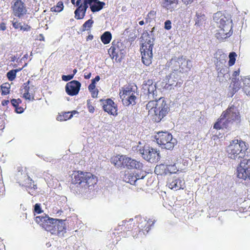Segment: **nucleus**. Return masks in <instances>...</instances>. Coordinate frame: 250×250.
I'll list each match as a JSON object with an SVG mask.
<instances>
[{
  "instance_id": "1",
  "label": "nucleus",
  "mask_w": 250,
  "mask_h": 250,
  "mask_svg": "<svg viewBox=\"0 0 250 250\" xmlns=\"http://www.w3.org/2000/svg\"><path fill=\"white\" fill-rule=\"evenodd\" d=\"M213 20L220 28L218 32L216 33L217 39H224L231 35L232 33V20L229 15L226 16L221 12H218L214 14Z\"/></svg>"
},
{
  "instance_id": "2",
  "label": "nucleus",
  "mask_w": 250,
  "mask_h": 250,
  "mask_svg": "<svg viewBox=\"0 0 250 250\" xmlns=\"http://www.w3.org/2000/svg\"><path fill=\"white\" fill-rule=\"evenodd\" d=\"M149 101L146 105V108L150 113H154L153 119L156 122H159L168 113L169 107L166 102L160 98L157 100Z\"/></svg>"
},
{
  "instance_id": "3",
  "label": "nucleus",
  "mask_w": 250,
  "mask_h": 250,
  "mask_svg": "<svg viewBox=\"0 0 250 250\" xmlns=\"http://www.w3.org/2000/svg\"><path fill=\"white\" fill-rule=\"evenodd\" d=\"M248 149L246 143L242 140H233L227 146L226 151L228 157L235 160H242L245 159V151Z\"/></svg>"
},
{
  "instance_id": "4",
  "label": "nucleus",
  "mask_w": 250,
  "mask_h": 250,
  "mask_svg": "<svg viewBox=\"0 0 250 250\" xmlns=\"http://www.w3.org/2000/svg\"><path fill=\"white\" fill-rule=\"evenodd\" d=\"M150 35L147 32L143 34V38H146L145 43H143L142 52V60L146 65H149L151 63L152 59L153 41H151Z\"/></svg>"
},
{
  "instance_id": "5",
  "label": "nucleus",
  "mask_w": 250,
  "mask_h": 250,
  "mask_svg": "<svg viewBox=\"0 0 250 250\" xmlns=\"http://www.w3.org/2000/svg\"><path fill=\"white\" fill-rule=\"evenodd\" d=\"M133 148L134 151H136L141 155L143 159L150 163H153L156 160L160 159L159 152L148 146L137 145L136 146L133 147Z\"/></svg>"
},
{
  "instance_id": "6",
  "label": "nucleus",
  "mask_w": 250,
  "mask_h": 250,
  "mask_svg": "<svg viewBox=\"0 0 250 250\" xmlns=\"http://www.w3.org/2000/svg\"><path fill=\"white\" fill-rule=\"evenodd\" d=\"M113 162L117 167H126L128 169L135 168L141 170L143 167V165L139 161L133 159L126 156L121 155L115 157L113 160Z\"/></svg>"
},
{
  "instance_id": "7",
  "label": "nucleus",
  "mask_w": 250,
  "mask_h": 250,
  "mask_svg": "<svg viewBox=\"0 0 250 250\" xmlns=\"http://www.w3.org/2000/svg\"><path fill=\"white\" fill-rule=\"evenodd\" d=\"M238 105L237 103H230L226 112L221 115L225 119V121L229 127H230L233 122L239 121L240 119Z\"/></svg>"
},
{
  "instance_id": "8",
  "label": "nucleus",
  "mask_w": 250,
  "mask_h": 250,
  "mask_svg": "<svg viewBox=\"0 0 250 250\" xmlns=\"http://www.w3.org/2000/svg\"><path fill=\"white\" fill-rule=\"evenodd\" d=\"M156 141L162 148L167 149H172L177 143L176 139L173 138L172 135L167 132H159Z\"/></svg>"
},
{
  "instance_id": "9",
  "label": "nucleus",
  "mask_w": 250,
  "mask_h": 250,
  "mask_svg": "<svg viewBox=\"0 0 250 250\" xmlns=\"http://www.w3.org/2000/svg\"><path fill=\"white\" fill-rule=\"evenodd\" d=\"M237 177L247 182H250V159H243L240 161L237 168Z\"/></svg>"
},
{
  "instance_id": "10",
  "label": "nucleus",
  "mask_w": 250,
  "mask_h": 250,
  "mask_svg": "<svg viewBox=\"0 0 250 250\" xmlns=\"http://www.w3.org/2000/svg\"><path fill=\"white\" fill-rule=\"evenodd\" d=\"M146 176V172L145 171H141L140 172H125L123 177V180L130 183L132 185H138L141 184L140 180L144 179Z\"/></svg>"
},
{
  "instance_id": "11",
  "label": "nucleus",
  "mask_w": 250,
  "mask_h": 250,
  "mask_svg": "<svg viewBox=\"0 0 250 250\" xmlns=\"http://www.w3.org/2000/svg\"><path fill=\"white\" fill-rule=\"evenodd\" d=\"M120 97L122 99L123 104L126 106L136 103L135 100L137 98L135 92L131 86L126 87L123 91V93H120Z\"/></svg>"
},
{
  "instance_id": "12",
  "label": "nucleus",
  "mask_w": 250,
  "mask_h": 250,
  "mask_svg": "<svg viewBox=\"0 0 250 250\" xmlns=\"http://www.w3.org/2000/svg\"><path fill=\"white\" fill-rule=\"evenodd\" d=\"M182 75H183V72L181 70H179V71H173L168 77V83L166 85L167 87L168 88L169 86L180 87L183 82L181 79Z\"/></svg>"
},
{
  "instance_id": "13",
  "label": "nucleus",
  "mask_w": 250,
  "mask_h": 250,
  "mask_svg": "<svg viewBox=\"0 0 250 250\" xmlns=\"http://www.w3.org/2000/svg\"><path fill=\"white\" fill-rule=\"evenodd\" d=\"M186 62V59L183 56L181 57H174L172 58L170 62L167 63V66L174 71H179L181 70L183 72V65Z\"/></svg>"
},
{
  "instance_id": "14",
  "label": "nucleus",
  "mask_w": 250,
  "mask_h": 250,
  "mask_svg": "<svg viewBox=\"0 0 250 250\" xmlns=\"http://www.w3.org/2000/svg\"><path fill=\"white\" fill-rule=\"evenodd\" d=\"M81 86V83L79 81L73 80L66 83L65 91L70 96H75L79 93Z\"/></svg>"
},
{
  "instance_id": "15",
  "label": "nucleus",
  "mask_w": 250,
  "mask_h": 250,
  "mask_svg": "<svg viewBox=\"0 0 250 250\" xmlns=\"http://www.w3.org/2000/svg\"><path fill=\"white\" fill-rule=\"evenodd\" d=\"M86 172L74 171L72 175V184L76 185L78 187H83Z\"/></svg>"
},
{
  "instance_id": "16",
  "label": "nucleus",
  "mask_w": 250,
  "mask_h": 250,
  "mask_svg": "<svg viewBox=\"0 0 250 250\" xmlns=\"http://www.w3.org/2000/svg\"><path fill=\"white\" fill-rule=\"evenodd\" d=\"M103 109L104 111L111 115H117V107L114 102L110 99L103 101Z\"/></svg>"
},
{
  "instance_id": "17",
  "label": "nucleus",
  "mask_w": 250,
  "mask_h": 250,
  "mask_svg": "<svg viewBox=\"0 0 250 250\" xmlns=\"http://www.w3.org/2000/svg\"><path fill=\"white\" fill-rule=\"evenodd\" d=\"M13 12L15 16L21 17L25 14L26 10L24 3L21 0H17L13 6Z\"/></svg>"
},
{
  "instance_id": "18",
  "label": "nucleus",
  "mask_w": 250,
  "mask_h": 250,
  "mask_svg": "<svg viewBox=\"0 0 250 250\" xmlns=\"http://www.w3.org/2000/svg\"><path fill=\"white\" fill-rule=\"evenodd\" d=\"M185 182L183 179L173 177L169 179L168 181V187L170 188L178 190L180 188H183Z\"/></svg>"
},
{
  "instance_id": "19",
  "label": "nucleus",
  "mask_w": 250,
  "mask_h": 250,
  "mask_svg": "<svg viewBox=\"0 0 250 250\" xmlns=\"http://www.w3.org/2000/svg\"><path fill=\"white\" fill-rule=\"evenodd\" d=\"M65 232V223L62 220H60L57 223V226H55L50 232L51 234L57 235L59 237L63 236Z\"/></svg>"
},
{
  "instance_id": "20",
  "label": "nucleus",
  "mask_w": 250,
  "mask_h": 250,
  "mask_svg": "<svg viewBox=\"0 0 250 250\" xmlns=\"http://www.w3.org/2000/svg\"><path fill=\"white\" fill-rule=\"evenodd\" d=\"M83 187H87L89 189H92L94 185L97 183V179L93 177V175L89 172H86Z\"/></svg>"
},
{
  "instance_id": "21",
  "label": "nucleus",
  "mask_w": 250,
  "mask_h": 250,
  "mask_svg": "<svg viewBox=\"0 0 250 250\" xmlns=\"http://www.w3.org/2000/svg\"><path fill=\"white\" fill-rule=\"evenodd\" d=\"M206 21L205 15L200 11L196 12L194 18L195 26L196 27H201L203 26Z\"/></svg>"
},
{
  "instance_id": "22",
  "label": "nucleus",
  "mask_w": 250,
  "mask_h": 250,
  "mask_svg": "<svg viewBox=\"0 0 250 250\" xmlns=\"http://www.w3.org/2000/svg\"><path fill=\"white\" fill-rule=\"evenodd\" d=\"M178 0H164L163 6L170 11L174 10L177 6Z\"/></svg>"
},
{
  "instance_id": "23",
  "label": "nucleus",
  "mask_w": 250,
  "mask_h": 250,
  "mask_svg": "<svg viewBox=\"0 0 250 250\" xmlns=\"http://www.w3.org/2000/svg\"><path fill=\"white\" fill-rule=\"evenodd\" d=\"M35 220L36 223L40 224V225L42 228H43L44 226L46 225V224L49 222L50 220L51 221H53L51 220V218L45 214H42L36 217Z\"/></svg>"
},
{
  "instance_id": "24",
  "label": "nucleus",
  "mask_w": 250,
  "mask_h": 250,
  "mask_svg": "<svg viewBox=\"0 0 250 250\" xmlns=\"http://www.w3.org/2000/svg\"><path fill=\"white\" fill-rule=\"evenodd\" d=\"M244 79L241 78H232V82L233 84V90L234 92H237L240 88L243 87L242 83Z\"/></svg>"
},
{
  "instance_id": "25",
  "label": "nucleus",
  "mask_w": 250,
  "mask_h": 250,
  "mask_svg": "<svg viewBox=\"0 0 250 250\" xmlns=\"http://www.w3.org/2000/svg\"><path fill=\"white\" fill-rule=\"evenodd\" d=\"M225 118L221 116L218 121L214 125L213 127L216 129H220L221 128H229V125L226 124L225 121Z\"/></svg>"
},
{
  "instance_id": "26",
  "label": "nucleus",
  "mask_w": 250,
  "mask_h": 250,
  "mask_svg": "<svg viewBox=\"0 0 250 250\" xmlns=\"http://www.w3.org/2000/svg\"><path fill=\"white\" fill-rule=\"evenodd\" d=\"M51 220H53L52 221H49V222L46 224L43 227V228L45 229L47 231L51 232V230H53V229L55 228V226H57V223H59V221L60 220V219H54L51 218Z\"/></svg>"
},
{
  "instance_id": "27",
  "label": "nucleus",
  "mask_w": 250,
  "mask_h": 250,
  "mask_svg": "<svg viewBox=\"0 0 250 250\" xmlns=\"http://www.w3.org/2000/svg\"><path fill=\"white\" fill-rule=\"evenodd\" d=\"M18 171L16 174V177L18 183L20 185L24 179L27 177V174L26 171L23 170L21 167H18Z\"/></svg>"
},
{
  "instance_id": "28",
  "label": "nucleus",
  "mask_w": 250,
  "mask_h": 250,
  "mask_svg": "<svg viewBox=\"0 0 250 250\" xmlns=\"http://www.w3.org/2000/svg\"><path fill=\"white\" fill-rule=\"evenodd\" d=\"M105 5V3L104 2L97 0L93 4V5H91L90 9L93 13L98 12L102 10Z\"/></svg>"
},
{
  "instance_id": "29",
  "label": "nucleus",
  "mask_w": 250,
  "mask_h": 250,
  "mask_svg": "<svg viewBox=\"0 0 250 250\" xmlns=\"http://www.w3.org/2000/svg\"><path fill=\"white\" fill-rule=\"evenodd\" d=\"M243 90L247 96L250 97V78H244L243 81Z\"/></svg>"
},
{
  "instance_id": "30",
  "label": "nucleus",
  "mask_w": 250,
  "mask_h": 250,
  "mask_svg": "<svg viewBox=\"0 0 250 250\" xmlns=\"http://www.w3.org/2000/svg\"><path fill=\"white\" fill-rule=\"evenodd\" d=\"M220 63H223L222 62H220ZM216 68L217 70L218 71V79L220 78L221 77H222V76L227 72H229V68L225 66L223 67L222 66V67H220V62H218L216 63Z\"/></svg>"
},
{
  "instance_id": "31",
  "label": "nucleus",
  "mask_w": 250,
  "mask_h": 250,
  "mask_svg": "<svg viewBox=\"0 0 250 250\" xmlns=\"http://www.w3.org/2000/svg\"><path fill=\"white\" fill-rule=\"evenodd\" d=\"M78 113V112L76 110H73L72 112H67L64 113L62 116H59L57 117V120L58 121H66L67 120L71 119L74 114Z\"/></svg>"
},
{
  "instance_id": "32",
  "label": "nucleus",
  "mask_w": 250,
  "mask_h": 250,
  "mask_svg": "<svg viewBox=\"0 0 250 250\" xmlns=\"http://www.w3.org/2000/svg\"><path fill=\"white\" fill-rule=\"evenodd\" d=\"M177 161V158L175 156L172 155H167L165 159V165L166 166L175 165Z\"/></svg>"
},
{
  "instance_id": "33",
  "label": "nucleus",
  "mask_w": 250,
  "mask_h": 250,
  "mask_svg": "<svg viewBox=\"0 0 250 250\" xmlns=\"http://www.w3.org/2000/svg\"><path fill=\"white\" fill-rule=\"evenodd\" d=\"M20 185L28 188H34L35 186L33 181L28 175H27V177L24 179Z\"/></svg>"
},
{
  "instance_id": "34",
  "label": "nucleus",
  "mask_w": 250,
  "mask_h": 250,
  "mask_svg": "<svg viewBox=\"0 0 250 250\" xmlns=\"http://www.w3.org/2000/svg\"><path fill=\"white\" fill-rule=\"evenodd\" d=\"M111 38V34L108 31L105 32L101 37V41L104 44L109 43Z\"/></svg>"
},
{
  "instance_id": "35",
  "label": "nucleus",
  "mask_w": 250,
  "mask_h": 250,
  "mask_svg": "<svg viewBox=\"0 0 250 250\" xmlns=\"http://www.w3.org/2000/svg\"><path fill=\"white\" fill-rule=\"evenodd\" d=\"M110 49L112 50V54L113 55V58H115V60L117 62H121L123 56V53H121V56L120 57L118 54L119 49H116L114 47H111Z\"/></svg>"
},
{
  "instance_id": "36",
  "label": "nucleus",
  "mask_w": 250,
  "mask_h": 250,
  "mask_svg": "<svg viewBox=\"0 0 250 250\" xmlns=\"http://www.w3.org/2000/svg\"><path fill=\"white\" fill-rule=\"evenodd\" d=\"M147 90L149 97L152 96L154 98V97L157 96L156 87L154 85H148L147 87Z\"/></svg>"
},
{
  "instance_id": "37",
  "label": "nucleus",
  "mask_w": 250,
  "mask_h": 250,
  "mask_svg": "<svg viewBox=\"0 0 250 250\" xmlns=\"http://www.w3.org/2000/svg\"><path fill=\"white\" fill-rule=\"evenodd\" d=\"M20 70H21V69H14V70H11L9 71V72H8L7 73V77L8 80L10 81H13L16 78L17 72L18 71H20Z\"/></svg>"
},
{
  "instance_id": "38",
  "label": "nucleus",
  "mask_w": 250,
  "mask_h": 250,
  "mask_svg": "<svg viewBox=\"0 0 250 250\" xmlns=\"http://www.w3.org/2000/svg\"><path fill=\"white\" fill-rule=\"evenodd\" d=\"M63 3L62 1H60L57 3L56 6L51 8V10L54 12H60L63 10Z\"/></svg>"
},
{
  "instance_id": "39",
  "label": "nucleus",
  "mask_w": 250,
  "mask_h": 250,
  "mask_svg": "<svg viewBox=\"0 0 250 250\" xmlns=\"http://www.w3.org/2000/svg\"><path fill=\"white\" fill-rule=\"evenodd\" d=\"M236 56V54L234 52H232L229 53V66H232L234 64L236 60L235 58Z\"/></svg>"
},
{
  "instance_id": "40",
  "label": "nucleus",
  "mask_w": 250,
  "mask_h": 250,
  "mask_svg": "<svg viewBox=\"0 0 250 250\" xmlns=\"http://www.w3.org/2000/svg\"><path fill=\"white\" fill-rule=\"evenodd\" d=\"M93 23V21L92 19H89L86 21H85L82 26V31H84L86 30V27L90 28Z\"/></svg>"
},
{
  "instance_id": "41",
  "label": "nucleus",
  "mask_w": 250,
  "mask_h": 250,
  "mask_svg": "<svg viewBox=\"0 0 250 250\" xmlns=\"http://www.w3.org/2000/svg\"><path fill=\"white\" fill-rule=\"evenodd\" d=\"M81 8L82 6H81L79 7H77L74 12L75 18L77 20L83 19L84 17L82 16V14H80Z\"/></svg>"
},
{
  "instance_id": "42",
  "label": "nucleus",
  "mask_w": 250,
  "mask_h": 250,
  "mask_svg": "<svg viewBox=\"0 0 250 250\" xmlns=\"http://www.w3.org/2000/svg\"><path fill=\"white\" fill-rule=\"evenodd\" d=\"M230 79V74L229 73V72H227V73L225 74L222 77H221L219 79V81L220 82L222 83H225L228 80H229Z\"/></svg>"
},
{
  "instance_id": "43",
  "label": "nucleus",
  "mask_w": 250,
  "mask_h": 250,
  "mask_svg": "<svg viewBox=\"0 0 250 250\" xmlns=\"http://www.w3.org/2000/svg\"><path fill=\"white\" fill-rule=\"evenodd\" d=\"M167 169L170 173H174L177 171L175 165L166 166Z\"/></svg>"
},
{
  "instance_id": "44",
  "label": "nucleus",
  "mask_w": 250,
  "mask_h": 250,
  "mask_svg": "<svg viewBox=\"0 0 250 250\" xmlns=\"http://www.w3.org/2000/svg\"><path fill=\"white\" fill-rule=\"evenodd\" d=\"M164 167H165V164H163V165H159V166H157L156 167H155V173L157 174H162L163 173V172H160L159 171V170L162 168L163 169V168H164ZM165 172V173H167V172H164V173Z\"/></svg>"
},
{
  "instance_id": "45",
  "label": "nucleus",
  "mask_w": 250,
  "mask_h": 250,
  "mask_svg": "<svg viewBox=\"0 0 250 250\" xmlns=\"http://www.w3.org/2000/svg\"><path fill=\"white\" fill-rule=\"evenodd\" d=\"M74 77V74L68 75H62V81L65 82H67L71 79H72Z\"/></svg>"
},
{
  "instance_id": "46",
  "label": "nucleus",
  "mask_w": 250,
  "mask_h": 250,
  "mask_svg": "<svg viewBox=\"0 0 250 250\" xmlns=\"http://www.w3.org/2000/svg\"><path fill=\"white\" fill-rule=\"evenodd\" d=\"M9 87L6 86V85H1V91L2 94L3 95H7L9 93Z\"/></svg>"
},
{
  "instance_id": "47",
  "label": "nucleus",
  "mask_w": 250,
  "mask_h": 250,
  "mask_svg": "<svg viewBox=\"0 0 250 250\" xmlns=\"http://www.w3.org/2000/svg\"><path fill=\"white\" fill-rule=\"evenodd\" d=\"M34 211L37 213H41L42 212V210L41 208L40 204H36L34 206Z\"/></svg>"
},
{
  "instance_id": "48",
  "label": "nucleus",
  "mask_w": 250,
  "mask_h": 250,
  "mask_svg": "<svg viewBox=\"0 0 250 250\" xmlns=\"http://www.w3.org/2000/svg\"><path fill=\"white\" fill-rule=\"evenodd\" d=\"M23 97L26 99L30 100L33 97V93L31 92H25L23 94Z\"/></svg>"
},
{
  "instance_id": "49",
  "label": "nucleus",
  "mask_w": 250,
  "mask_h": 250,
  "mask_svg": "<svg viewBox=\"0 0 250 250\" xmlns=\"http://www.w3.org/2000/svg\"><path fill=\"white\" fill-rule=\"evenodd\" d=\"M88 6L87 4L83 3L82 5V8H81V12H82V16H85V13L87 9L88 8Z\"/></svg>"
},
{
  "instance_id": "50",
  "label": "nucleus",
  "mask_w": 250,
  "mask_h": 250,
  "mask_svg": "<svg viewBox=\"0 0 250 250\" xmlns=\"http://www.w3.org/2000/svg\"><path fill=\"white\" fill-rule=\"evenodd\" d=\"M171 22L169 20H167L165 22V28L167 30H169L171 28Z\"/></svg>"
},
{
  "instance_id": "51",
  "label": "nucleus",
  "mask_w": 250,
  "mask_h": 250,
  "mask_svg": "<svg viewBox=\"0 0 250 250\" xmlns=\"http://www.w3.org/2000/svg\"><path fill=\"white\" fill-rule=\"evenodd\" d=\"M147 224L148 225V226L146 227V228L145 229V230L146 231V232H148L149 230L150 229L149 226H152L154 224V221H152L151 220L149 219L147 222Z\"/></svg>"
},
{
  "instance_id": "52",
  "label": "nucleus",
  "mask_w": 250,
  "mask_h": 250,
  "mask_svg": "<svg viewBox=\"0 0 250 250\" xmlns=\"http://www.w3.org/2000/svg\"><path fill=\"white\" fill-rule=\"evenodd\" d=\"M191 66V62L189 60H186V62H184V64L183 65V68L184 67H186L187 68L189 69L190 68Z\"/></svg>"
},
{
  "instance_id": "53",
  "label": "nucleus",
  "mask_w": 250,
  "mask_h": 250,
  "mask_svg": "<svg viewBox=\"0 0 250 250\" xmlns=\"http://www.w3.org/2000/svg\"><path fill=\"white\" fill-rule=\"evenodd\" d=\"M97 0H86V1H84L83 2V3L87 4V6H88V5H89V6L90 7L91 5H93V4L95 2H96Z\"/></svg>"
},
{
  "instance_id": "54",
  "label": "nucleus",
  "mask_w": 250,
  "mask_h": 250,
  "mask_svg": "<svg viewBox=\"0 0 250 250\" xmlns=\"http://www.w3.org/2000/svg\"><path fill=\"white\" fill-rule=\"evenodd\" d=\"M13 26L15 29L20 28L21 29V24L20 22L15 21V22H13Z\"/></svg>"
},
{
  "instance_id": "55",
  "label": "nucleus",
  "mask_w": 250,
  "mask_h": 250,
  "mask_svg": "<svg viewBox=\"0 0 250 250\" xmlns=\"http://www.w3.org/2000/svg\"><path fill=\"white\" fill-rule=\"evenodd\" d=\"M15 111L17 113H22L23 112V108L21 106H19V105H17V106L15 107Z\"/></svg>"
},
{
  "instance_id": "56",
  "label": "nucleus",
  "mask_w": 250,
  "mask_h": 250,
  "mask_svg": "<svg viewBox=\"0 0 250 250\" xmlns=\"http://www.w3.org/2000/svg\"><path fill=\"white\" fill-rule=\"evenodd\" d=\"M88 90L90 91V92H92V91H93L95 88V84L93 83H90L88 87Z\"/></svg>"
},
{
  "instance_id": "57",
  "label": "nucleus",
  "mask_w": 250,
  "mask_h": 250,
  "mask_svg": "<svg viewBox=\"0 0 250 250\" xmlns=\"http://www.w3.org/2000/svg\"><path fill=\"white\" fill-rule=\"evenodd\" d=\"M30 29H31V27L27 25H25V26H23L21 25V30H23V31H29L30 30Z\"/></svg>"
},
{
  "instance_id": "58",
  "label": "nucleus",
  "mask_w": 250,
  "mask_h": 250,
  "mask_svg": "<svg viewBox=\"0 0 250 250\" xmlns=\"http://www.w3.org/2000/svg\"><path fill=\"white\" fill-rule=\"evenodd\" d=\"M239 73H240V71L239 70H237V71H235L233 72V74L232 75V78H239Z\"/></svg>"
},
{
  "instance_id": "59",
  "label": "nucleus",
  "mask_w": 250,
  "mask_h": 250,
  "mask_svg": "<svg viewBox=\"0 0 250 250\" xmlns=\"http://www.w3.org/2000/svg\"><path fill=\"white\" fill-rule=\"evenodd\" d=\"M11 103L14 107L17 106V105H19L18 104H17V102H16L15 99H12L11 100Z\"/></svg>"
},
{
  "instance_id": "60",
  "label": "nucleus",
  "mask_w": 250,
  "mask_h": 250,
  "mask_svg": "<svg viewBox=\"0 0 250 250\" xmlns=\"http://www.w3.org/2000/svg\"><path fill=\"white\" fill-rule=\"evenodd\" d=\"M156 12L154 11H151L150 12L148 13L147 16L149 18H153L154 16L155 15Z\"/></svg>"
},
{
  "instance_id": "61",
  "label": "nucleus",
  "mask_w": 250,
  "mask_h": 250,
  "mask_svg": "<svg viewBox=\"0 0 250 250\" xmlns=\"http://www.w3.org/2000/svg\"><path fill=\"white\" fill-rule=\"evenodd\" d=\"M6 29L5 24L3 22L0 24V30L4 31Z\"/></svg>"
},
{
  "instance_id": "62",
  "label": "nucleus",
  "mask_w": 250,
  "mask_h": 250,
  "mask_svg": "<svg viewBox=\"0 0 250 250\" xmlns=\"http://www.w3.org/2000/svg\"><path fill=\"white\" fill-rule=\"evenodd\" d=\"M100 79L99 76H96L95 78L92 80V83L95 84L96 82H98Z\"/></svg>"
},
{
  "instance_id": "63",
  "label": "nucleus",
  "mask_w": 250,
  "mask_h": 250,
  "mask_svg": "<svg viewBox=\"0 0 250 250\" xmlns=\"http://www.w3.org/2000/svg\"><path fill=\"white\" fill-rule=\"evenodd\" d=\"M82 0H77L76 2V5L79 7L80 6L82 7L83 4H82Z\"/></svg>"
},
{
  "instance_id": "64",
  "label": "nucleus",
  "mask_w": 250,
  "mask_h": 250,
  "mask_svg": "<svg viewBox=\"0 0 250 250\" xmlns=\"http://www.w3.org/2000/svg\"><path fill=\"white\" fill-rule=\"evenodd\" d=\"M193 0H182L183 2L186 4H188L193 2Z\"/></svg>"
}]
</instances>
